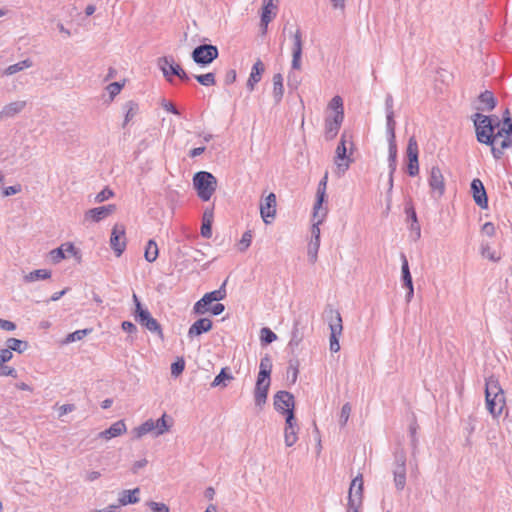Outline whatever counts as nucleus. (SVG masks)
<instances>
[{"mask_svg":"<svg viewBox=\"0 0 512 512\" xmlns=\"http://www.w3.org/2000/svg\"><path fill=\"white\" fill-rule=\"evenodd\" d=\"M471 118L475 126L477 141L490 146L494 159L500 160L502 158V152L495 147V136H493L494 131L500 126L498 117H495V124H492L493 118L491 116H486L481 113H475Z\"/></svg>","mask_w":512,"mask_h":512,"instance_id":"f257e3e1","label":"nucleus"},{"mask_svg":"<svg viewBox=\"0 0 512 512\" xmlns=\"http://www.w3.org/2000/svg\"><path fill=\"white\" fill-rule=\"evenodd\" d=\"M193 187L202 201H209L217 188V178L210 172L199 171L193 175Z\"/></svg>","mask_w":512,"mask_h":512,"instance_id":"f03ea898","label":"nucleus"},{"mask_svg":"<svg viewBox=\"0 0 512 512\" xmlns=\"http://www.w3.org/2000/svg\"><path fill=\"white\" fill-rule=\"evenodd\" d=\"M325 313L330 328L329 349L332 353L340 350L339 337L343 331L342 317L338 310L333 309L331 305H327Z\"/></svg>","mask_w":512,"mask_h":512,"instance_id":"7ed1b4c3","label":"nucleus"},{"mask_svg":"<svg viewBox=\"0 0 512 512\" xmlns=\"http://www.w3.org/2000/svg\"><path fill=\"white\" fill-rule=\"evenodd\" d=\"M133 302L135 304V310L133 313L135 320L150 332L157 333L161 338H163L161 325L151 316L148 309L142 307V304L135 293H133Z\"/></svg>","mask_w":512,"mask_h":512,"instance_id":"20e7f679","label":"nucleus"},{"mask_svg":"<svg viewBox=\"0 0 512 512\" xmlns=\"http://www.w3.org/2000/svg\"><path fill=\"white\" fill-rule=\"evenodd\" d=\"M406 452L404 448L399 445L394 451L393 462V476L394 484L398 491H402L406 485Z\"/></svg>","mask_w":512,"mask_h":512,"instance_id":"39448f33","label":"nucleus"},{"mask_svg":"<svg viewBox=\"0 0 512 512\" xmlns=\"http://www.w3.org/2000/svg\"><path fill=\"white\" fill-rule=\"evenodd\" d=\"M226 283L227 280L222 283L219 289L204 294L203 297L195 303L193 307L194 313L197 315H202L209 310V306L213 302L225 299L227 295Z\"/></svg>","mask_w":512,"mask_h":512,"instance_id":"423d86ee","label":"nucleus"},{"mask_svg":"<svg viewBox=\"0 0 512 512\" xmlns=\"http://www.w3.org/2000/svg\"><path fill=\"white\" fill-rule=\"evenodd\" d=\"M219 56L217 46L212 44H201L195 47L191 53L192 60L200 65L206 67L211 64Z\"/></svg>","mask_w":512,"mask_h":512,"instance_id":"0eeeda50","label":"nucleus"},{"mask_svg":"<svg viewBox=\"0 0 512 512\" xmlns=\"http://www.w3.org/2000/svg\"><path fill=\"white\" fill-rule=\"evenodd\" d=\"M270 383V377L260 375L257 376L256 385L254 389V401L255 406L260 410L266 404Z\"/></svg>","mask_w":512,"mask_h":512,"instance_id":"6e6552de","label":"nucleus"},{"mask_svg":"<svg viewBox=\"0 0 512 512\" xmlns=\"http://www.w3.org/2000/svg\"><path fill=\"white\" fill-rule=\"evenodd\" d=\"M110 246L117 257L121 256L126 249L125 226L115 224L110 237Z\"/></svg>","mask_w":512,"mask_h":512,"instance_id":"1a4fd4ad","label":"nucleus"},{"mask_svg":"<svg viewBox=\"0 0 512 512\" xmlns=\"http://www.w3.org/2000/svg\"><path fill=\"white\" fill-rule=\"evenodd\" d=\"M418 144L414 136L409 138L407 145V157L408 165L407 172L410 176L414 177L419 173V162H418Z\"/></svg>","mask_w":512,"mask_h":512,"instance_id":"9d476101","label":"nucleus"},{"mask_svg":"<svg viewBox=\"0 0 512 512\" xmlns=\"http://www.w3.org/2000/svg\"><path fill=\"white\" fill-rule=\"evenodd\" d=\"M305 329L306 324L303 320L302 315H299L294 320L293 329L291 332V339L288 343V348L291 350L292 354L295 353V349L298 348L300 343L303 341Z\"/></svg>","mask_w":512,"mask_h":512,"instance_id":"9b49d317","label":"nucleus"},{"mask_svg":"<svg viewBox=\"0 0 512 512\" xmlns=\"http://www.w3.org/2000/svg\"><path fill=\"white\" fill-rule=\"evenodd\" d=\"M159 69L162 71L164 77L170 83L172 82V76L179 74L181 66L175 62L173 56H163L157 61Z\"/></svg>","mask_w":512,"mask_h":512,"instance_id":"f8f14e48","label":"nucleus"},{"mask_svg":"<svg viewBox=\"0 0 512 512\" xmlns=\"http://www.w3.org/2000/svg\"><path fill=\"white\" fill-rule=\"evenodd\" d=\"M470 189L474 202L482 209L488 208V196L483 182L475 178L470 184Z\"/></svg>","mask_w":512,"mask_h":512,"instance_id":"ddd939ff","label":"nucleus"},{"mask_svg":"<svg viewBox=\"0 0 512 512\" xmlns=\"http://www.w3.org/2000/svg\"><path fill=\"white\" fill-rule=\"evenodd\" d=\"M429 186L437 197H441L445 192L444 176L438 166H433L428 179Z\"/></svg>","mask_w":512,"mask_h":512,"instance_id":"4468645a","label":"nucleus"},{"mask_svg":"<svg viewBox=\"0 0 512 512\" xmlns=\"http://www.w3.org/2000/svg\"><path fill=\"white\" fill-rule=\"evenodd\" d=\"M485 396L498 399L502 406H505V396L498 379L495 376H490L485 380Z\"/></svg>","mask_w":512,"mask_h":512,"instance_id":"2eb2a0df","label":"nucleus"},{"mask_svg":"<svg viewBox=\"0 0 512 512\" xmlns=\"http://www.w3.org/2000/svg\"><path fill=\"white\" fill-rule=\"evenodd\" d=\"M351 159L347 156L346 134H342L341 140L336 148L335 163L339 171L344 173L348 168Z\"/></svg>","mask_w":512,"mask_h":512,"instance_id":"dca6fc26","label":"nucleus"},{"mask_svg":"<svg viewBox=\"0 0 512 512\" xmlns=\"http://www.w3.org/2000/svg\"><path fill=\"white\" fill-rule=\"evenodd\" d=\"M295 407V399L288 391H278L274 395V408L279 413L286 412V409Z\"/></svg>","mask_w":512,"mask_h":512,"instance_id":"f3484780","label":"nucleus"},{"mask_svg":"<svg viewBox=\"0 0 512 512\" xmlns=\"http://www.w3.org/2000/svg\"><path fill=\"white\" fill-rule=\"evenodd\" d=\"M116 211V205L115 204H108L104 206L95 207L92 209H89L85 213V219L91 220L93 222H100L101 220L105 219L109 215L113 214Z\"/></svg>","mask_w":512,"mask_h":512,"instance_id":"a211bd4d","label":"nucleus"},{"mask_svg":"<svg viewBox=\"0 0 512 512\" xmlns=\"http://www.w3.org/2000/svg\"><path fill=\"white\" fill-rule=\"evenodd\" d=\"M344 119V112L338 111L333 117L325 119V136L326 139L332 140L339 132L340 126Z\"/></svg>","mask_w":512,"mask_h":512,"instance_id":"6ab92c4d","label":"nucleus"},{"mask_svg":"<svg viewBox=\"0 0 512 512\" xmlns=\"http://www.w3.org/2000/svg\"><path fill=\"white\" fill-rule=\"evenodd\" d=\"M260 214L266 224L270 223L269 218H274L276 214V195L270 193L260 204Z\"/></svg>","mask_w":512,"mask_h":512,"instance_id":"aec40b11","label":"nucleus"},{"mask_svg":"<svg viewBox=\"0 0 512 512\" xmlns=\"http://www.w3.org/2000/svg\"><path fill=\"white\" fill-rule=\"evenodd\" d=\"M327 173L320 180L317 193H316V201L313 207V217H319V213L322 211L323 203L326 201V187H327Z\"/></svg>","mask_w":512,"mask_h":512,"instance_id":"412c9836","label":"nucleus"},{"mask_svg":"<svg viewBox=\"0 0 512 512\" xmlns=\"http://www.w3.org/2000/svg\"><path fill=\"white\" fill-rule=\"evenodd\" d=\"M213 327V323L209 318H200L195 321L188 330V337L192 338L209 332Z\"/></svg>","mask_w":512,"mask_h":512,"instance_id":"4be33fe9","label":"nucleus"},{"mask_svg":"<svg viewBox=\"0 0 512 512\" xmlns=\"http://www.w3.org/2000/svg\"><path fill=\"white\" fill-rule=\"evenodd\" d=\"M264 71H265V67H264L263 62L260 59H257V61L252 66L251 73L247 80L246 86L249 89V91H253L255 88V85L258 82H260Z\"/></svg>","mask_w":512,"mask_h":512,"instance_id":"5701e85b","label":"nucleus"},{"mask_svg":"<svg viewBox=\"0 0 512 512\" xmlns=\"http://www.w3.org/2000/svg\"><path fill=\"white\" fill-rule=\"evenodd\" d=\"M126 432V425L124 420H119L113 423L108 429L100 432L98 436L100 438H104L106 440L111 439L113 437H117Z\"/></svg>","mask_w":512,"mask_h":512,"instance_id":"b1692460","label":"nucleus"},{"mask_svg":"<svg viewBox=\"0 0 512 512\" xmlns=\"http://www.w3.org/2000/svg\"><path fill=\"white\" fill-rule=\"evenodd\" d=\"M140 488L136 487L132 490H123L119 493V507L139 502Z\"/></svg>","mask_w":512,"mask_h":512,"instance_id":"393cba45","label":"nucleus"},{"mask_svg":"<svg viewBox=\"0 0 512 512\" xmlns=\"http://www.w3.org/2000/svg\"><path fill=\"white\" fill-rule=\"evenodd\" d=\"M26 101H14L3 107L0 112V117L12 118L22 112L26 107Z\"/></svg>","mask_w":512,"mask_h":512,"instance_id":"a878e982","label":"nucleus"},{"mask_svg":"<svg viewBox=\"0 0 512 512\" xmlns=\"http://www.w3.org/2000/svg\"><path fill=\"white\" fill-rule=\"evenodd\" d=\"M479 102L483 105L480 107H477L478 110H487L492 111L496 106V99L493 95V93L489 90H485L482 92L479 97Z\"/></svg>","mask_w":512,"mask_h":512,"instance_id":"bb28decb","label":"nucleus"},{"mask_svg":"<svg viewBox=\"0 0 512 512\" xmlns=\"http://www.w3.org/2000/svg\"><path fill=\"white\" fill-rule=\"evenodd\" d=\"M173 420L171 417H168L166 413H164L159 419L154 421L155 425V436L163 435L168 432L172 427Z\"/></svg>","mask_w":512,"mask_h":512,"instance_id":"cd10ccee","label":"nucleus"},{"mask_svg":"<svg viewBox=\"0 0 512 512\" xmlns=\"http://www.w3.org/2000/svg\"><path fill=\"white\" fill-rule=\"evenodd\" d=\"M272 8H276L271 2H265L261 13V27L263 33H266L268 24L272 21L275 13L272 14Z\"/></svg>","mask_w":512,"mask_h":512,"instance_id":"c85d7f7f","label":"nucleus"},{"mask_svg":"<svg viewBox=\"0 0 512 512\" xmlns=\"http://www.w3.org/2000/svg\"><path fill=\"white\" fill-rule=\"evenodd\" d=\"M273 97L275 103L278 104L282 100L284 94L283 76L280 73H276L273 76Z\"/></svg>","mask_w":512,"mask_h":512,"instance_id":"c756f323","label":"nucleus"},{"mask_svg":"<svg viewBox=\"0 0 512 512\" xmlns=\"http://www.w3.org/2000/svg\"><path fill=\"white\" fill-rule=\"evenodd\" d=\"M401 280L403 283V287L412 286L413 280L410 273L409 263L404 253H401Z\"/></svg>","mask_w":512,"mask_h":512,"instance_id":"7c9ffc66","label":"nucleus"},{"mask_svg":"<svg viewBox=\"0 0 512 512\" xmlns=\"http://www.w3.org/2000/svg\"><path fill=\"white\" fill-rule=\"evenodd\" d=\"M149 432H153L155 434V425L153 419H148L145 422H143L141 425L135 427L132 430V433L135 438L139 439L146 435Z\"/></svg>","mask_w":512,"mask_h":512,"instance_id":"2f4dec72","label":"nucleus"},{"mask_svg":"<svg viewBox=\"0 0 512 512\" xmlns=\"http://www.w3.org/2000/svg\"><path fill=\"white\" fill-rule=\"evenodd\" d=\"M51 277V271L47 269H37L24 276L26 283H31L38 280H46Z\"/></svg>","mask_w":512,"mask_h":512,"instance_id":"473e14b6","label":"nucleus"},{"mask_svg":"<svg viewBox=\"0 0 512 512\" xmlns=\"http://www.w3.org/2000/svg\"><path fill=\"white\" fill-rule=\"evenodd\" d=\"M159 255V249L156 244V242L152 239H150L145 247L144 257L145 260L149 263H153L156 261L157 257Z\"/></svg>","mask_w":512,"mask_h":512,"instance_id":"72a5a7b5","label":"nucleus"},{"mask_svg":"<svg viewBox=\"0 0 512 512\" xmlns=\"http://www.w3.org/2000/svg\"><path fill=\"white\" fill-rule=\"evenodd\" d=\"M32 65H33V62L30 59L22 60L18 63L8 66L4 70L3 75H7V76L13 75L15 73H18V72L24 70V69L32 67Z\"/></svg>","mask_w":512,"mask_h":512,"instance_id":"f704fd0d","label":"nucleus"},{"mask_svg":"<svg viewBox=\"0 0 512 512\" xmlns=\"http://www.w3.org/2000/svg\"><path fill=\"white\" fill-rule=\"evenodd\" d=\"M232 379H233V376L229 372V368L224 367L221 369L220 373L218 375H216L213 382L211 383V386L212 387H217V386L226 387L227 386L226 381H229Z\"/></svg>","mask_w":512,"mask_h":512,"instance_id":"c9c22d12","label":"nucleus"},{"mask_svg":"<svg viewBox=\"0 0 512 512\" xmlns=\"http://www.w3.org/2000/svg\"><path fill=\"white\" fill-rule=\"evenodd\" d=\"M419 426L414 419L410 425H409V434H410V441H411V454L413 457L416 456L418 452V438H417V430Z\"/></svg>","mask_w":512,"mask_h":512,"instance_id":"e433bc0d","label":"nucleus"},{"mask_svg":"<svg viewBox=\"0 0 512 512\" xmlns=\"http://www.w3.org/2000/svg\"><path fill=\"white\" fill-rule=\"evenodd\" d=\"M485 400L487 409L493 415V417H498L501 415L505 406H502L498 399H493L491 396H485Z\"/></svg>","mask_w":512,"mask_h":512,"instance_id":"4c0bfd02","label":"nucleus"},{"mask_svg":"<svg viewBox=\"0 0 512 512\" xmlns=\"http://www.w3.org/2000/svg\"><path fill=\"white\" fill-rule=\"evenodd\" d=\"M6 345L11 351H15L17 353H23L29 346L27 341L17 338L7 339Z\"/></svg>","mask_w":512,"mask_h":512,"instance_id":"58836bf2","label":"nucleus"},{"mask_svg":"<svg viewBox=\"0 0 512 512\" xmlns=\"http://www.w3.org/2000/svg\"><path fill=\"white\" fill-rule=\"evenodd\" d=\"M124 107L126 109V114L123 122V127H125L137 115L139 111L138 104L132 100L126 102Z\"/></svg>","mask_w":512,"mask_h":512,"instance_id":"ea45409f","label":"nucleus"},{"mask_svg":"<svg viewBox=\"0 0 512 512\" xmlns=\"http://www.w3.org/2000/svg\"><path fill=\"white\" fill-rule=\"evenodd\" d=\"M388 143H389V148H388V150H389V157H388L389 169L391 170V175H393L396 170L397 145H396V140H393V139H388Z\"/></svg>","mask_w":512,"mask_h":512,"instance_id":"a19ab883","label":"nucleus"},{"mask_svg":"<svg viewBox=\"0 0 512 512\" xmlns=\"http://www.w3.org/2000/svg\"><path fill=\"white\" fill-rule=\"evenodd\" d=\"M327 208H322V211L319 213V217H315L317 219V222L313 224L311 234H312V240L320 242V228L319 225L323 222L324 218L327 215Z\"/></svg>","mask_w":512,"mask_h":512,"instance_id":"79ce46f5","label":"nucleus"},{"mask_svg":"<svg viewBox=\"0 0 512 512\" xmlns=\"http://www.w3.org/2000/svg\"><path fill=\"white\" fill-rule=\"evenodd\" d=\"M272 367V359L268 354H266L264 357L261 358L258 375L270 377Z\"/></svg>","mask_w":512,"mask_h":512,"instance_id":"37998d69","label":"nucleus"},{"mask_svg":"<svg viewBox=\"0 0 512 512\" xmlns=\"http://www.w3.org/2000/svg\"><path fill=\"white\" fill-rule=\"evenodd\" d=\"M298 430H299L298 427H293V428L285 427L284 428V441H285V445L287 447H292L297 442Z\"/></svg>","mask_w":512,"mask_h":512,"instance_id":"c03bdc74","label":"nucleus"},{"mask_svg":"<svg viewBox=\"0 0 512 512\" xmlns=\"http://www.w3.org/2000/svg\"><path fill=\"white\" fill-rule=\"evenodd\" d=\"M194 78L203 86H213L216 83L215 74L213 72L194 75Z\"/></svg>","mask_w":512,"mask_h":512,"instance_id":"a18cd8bd","label":"nucleus"},{"mask_svg":"<svg viewBox=\"0 0 512 512\" xmlns=\"http://www.w3.org/2000/svg\"><path fill=\"white\" fill-rule=\"evenodd\" d=\"M91 332H92V329L76 330L75 332H72L67 335V337L65 339V343H71V342L82 340L85 336H87Z\"/></svg>","mask_w":512,"mask_h":512,"instance_id":"49530a36","label":"nucleus"},{"mask_svg":"<svg viewBox=\"0 0 512 512\" xmlns=\"http://www.w3.org/2000/svg\"><path fill=\"white\" fill-rule=\"evenodd\" d=\"M356 488L355 496L363 498V478L361 474H358L351 482L350 489L351 493Z\"/></svg>","mask_w":512,"mask_h":512,"instance_id":"de8ad7c7","label":"nucleus"},{"mask_svg":"<svg viewBox=\"0 0 512 512\" xmlns=\"http://www.w3.org/2000/svg\"><path fill=\"white\" fill-rule=\"evenodd\" d=\"M395 127L396 122L394 120V112H390L389 114H386V128L388 133V139L395 140Z\"/></svg>","mask_w":512,"mask_h":512,"instance_id":"09e8293b","label":"nucleus"},{"mask_svg":"<svg viewBox=\"0 0 512 512\" xmlns=\"http://www.w3.org/2000/svg\"><path fill=\"white\" fill-rule=\"evenodd\" d=\"M185 369V360L183 357H178L175 362L171 364V375L178 377L183 373Z\"/></svg>","mask_w":512,"mask_h":512,"instance_id":"8fccbe9b","label":"nucleus"},{"mask_svg":"<svg viewBox=\"0 0 512 512\" xmlns=\"http://www.w3.org/2000/svg\"><path fill=\"white\" fill-rule=\"evenodd\" d=\"M260 339L264 344H270L277 339V335L267 327H264L260 331Z\"/></svg>","mask_w":512,"mask_h":512,"instance_id":"3c124183","label":"nucleus"},{"mask_svg":"<svg viewBox=\"0 0 512 512\" xmlns=\"http://www.w3.org/2000/svg\"><path fill=\"white\" fill-rule=\"evenodd\" d=\"M293 38V48L292 53L302 54V34L300 29H297L295 33L292 35Z\"/></svg>","mask_w":512,"mask_h":512,"instance_id":"603ef678","label":"nucleus"},{"mask_svg":"<svg viewBox=\"0 0 512 512\" xmlns=\"http://www.w3.org/2000/svg\"><path fill=\"white\" fill-rule=\"evenodd\" d=\"M252 241V232L250 230L245 231L238 243L239 251H245L251 244Z\"/></svg>","mask_w":512,"mask_h":512,"instance_id":"864d4df0","label":"nucleus"},{"mask_svg":"<svg viewBox=\"0 0 512 512\" xmlns=\"http://www.w3.org/2000/svg\"><path fill=\"white\" fill-rule=\"evenodd\" d=\"M114 196V192L108 186H106L102 191H100L94 198L95 203H102Z\"/></svg>","mask_w":512,"mask_h":512,"instance_id":"5fc2aeb1","label":"nucleus"},{"mask_svg":"<svg viewBox=\"0 0 512 512\" xmlns=\"http://www.w3.org/2000/svg\"><path fill=\"white\" fill-rule=\"evenodd\" d=\"M63 246V249H64V253H68L70 255H72L73 257H75V259L80 262L81 261V252L79 249H77L73 243H70V242H67V243H64L62 244Z\"/></svg>","mask_w":512,"mask_h":512,"instance_id":"6e6d98bb","label":"nucleus"},{"mask_svg":"<svg viewBox=\"0 0 512 512\" xmlns=\"http://www.w3.org/2000/svg\"><path fill=\"white\" fill-rule=\"evenodd\" d=\"M283 414L286 415L285 427H288V428L298 427L297 419H296L295 412H294L293 408L286 409V412H284Z\"/></svg>","mask_w":512,"mask_h":512,"instance_id":"4d7b16f0","label":"nucleus"},{"mask_svg":"<svg viewBox=\"0 0 512 512\" xmlns=\"http://www.w3.org/2000/svg\"><path fill=\"white\" fill-rule=\"evenodd\" d=\"M320 247V242L311 241L308 246V258L311 263H315L317 260V254Z\"/></svg>","mask_w":512,"mask_h":512,"instance_id":"13d9d810","label":"nucleus"},{"mask_svg":"<svg viewBox=\"0 0 512 512\" xmlns=\"http://www.w3.org/2000/svg\"><path fill=\"white\" fill-rule=\"evenodd\" d=\"M481 254L483 257H486L488 258L489 260L493 261V262H497L500 260V257L499 256H496V253L495 251H492L491 250V247L486 244V245H483L481 246Z\"/></svg>","mask_w":512,"mask_h":512,"instance_id":"bf43d9fd","label":"nucleus"},{"mask_svg":"<svg viewBox=\"0 0 512 512\" xmlns=\"http://www.w3.org/2000/svg\"><path fill=\"white\" fill-rule=\"evenodd\" d=\"M146 504L152 512H170L169 507L165 503L148 501Z\"/></svg>","mask_w":512,"mask_h":512,"instance_id":"052dcab7","label":"nucleus"},{"mask_svg":"<svg viewBox=\"0 0 512 512\" xmlns=\"http://www.w3.org/2000/svg\"><path fill=\"white\" fill-rule=\"evenodd\" d=\"M50 257L53 263H59L61 260L65 259L66 254L64 253L63 246L61 245L60 247L53 249L50 252Z\"/></svg>","mask_w":512,"mask_h":512,"instance_id":"680f3d73","label":"nucleus"},{"mask_svg":"<svg viewBox=\"0 0 512 512\" xmlns=\"http://www.w3.org/2000/svg\"><path fill=\"white\" fill-rule=\"evenodd\" d=\"M361 505H362V498L358 497V500L356 501V499L353 497V495H351V491H349L347 511H353V510L359 511V508L361 507Z\"/></svg>","mask_w":512,"mask_h":512,"instance_id":"e2e57ef3","label":"nucleus"},{"mask_svg":"<svg viewBox=\"0 0 512 512\" xmlns=\"http://www.w3.org/2000/svg\"><path fill=\"white\" fill-rule=\"evenodd\" d=\"M329 107L334 110L335 114L338 112V111H341V112H344V109H343V100L340 96H334L332 98V100L330 101L329 103Z\"/></svg>","mask_w":512,"mask_h":512,"instance_id":"0e129e2a","label":"nucleus"},{"mask_svg":"<svg viewBox=\"0 0 512 512\" xmlns=\"http://www.w3.org/2000/svg\"><path fill=\"white\" fill-rule=\"evenodd\" d=\"M350 413H351V405L349 403H345L342 406L341 413H340V424L342 426L346 425V423L349 419Z\"/></svg>","mask_w":512,"mask_h":512,"instance_id":"69168bd1","label":"nucleus"},{"mask_svg":"<svg viewBox=\"0 0 512 512\" xmlns=\"http://www.w3.org/2000/svg\"><path fill=\"white\" fill-rule=\"evenodd\" d=\"M287 80H288V87L290 89L296 90L298 88V86L300 85V79H299L298 75L293 71L289 72Z\"/></svg>","mask_w":512,"mask_h":512,"instance_id":"338daca9","label":"nucleus"},{"mask_svg":"<svg viewBox=\"0 0 512 512\" xmlns=\"http://www.w3.org/2000/svg\"><path fill=\"white\" fill-rule=\"evenodd\" d=\"M124 84L120 82H112L107 86V90L110 94L111 98H114L116 95H118L123 88Z\"/></svg>","mask_w":512,"mask_h":512,"instance_id":"774afa93","label":"nucleus"}]
</instances>
